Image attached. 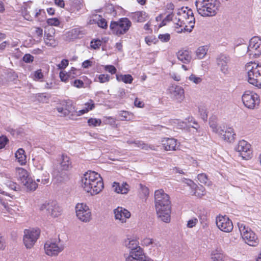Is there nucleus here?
Masks as SVG:
<instances>
[{
    "instance_id": "39",
    "label": "nucleus",
    "mask_w": 261,
    "mask_h": 261,
    "mask_svg": "<svg viewBox=\"0 0 261 261\" xmlns=\"http://www.w3.org/2000/svg\"><path fill=\"white\" fill-rule=\"evenodd\" d=\"M119 116L121 117V120L128 121L131 119L132 113L128 111H122L119 112Z\"/></svg>"
},
{
    "instance_id": "56",
    "label": "nucleus",
    "mask_w": 261,
    "mask_h": 261,
    "mask_svg": "<svg viewBox=\"0 0 261 261\" xmlns=\"http://www.w3.org/2000/svg\"><path fill=\"white\" fill-rule=\"evenodd\" d=\"M99 82L101 83H104L110 80V76L108 74H101L98 76Z\"/></svg>"
},
{
    "instance_id": "47",
    "label": "nucleus",
    "mask_w": 261,
    "mask_h": 261,
    "mask_svg": "<svg viewBox=\"0 0 261 261\" xmlns=\"http://www.w3.org/2000/svg\"><path fill=\"white\" fill-rule=\"evenodd\" d=\"M199 113L203 120L206 121L207 119V114L206 109L203 107H199Z\"/></svg>"
},
{
    "instance_id": "31",
    "label": "nucleus",
    "mask_w": 261,
    "mask_h": 261,
    "mask_svg": "<svg viewBox=\"0 0 261 261\" xmlns=\"http://www.w3.org/2000/svg\"><path fill=\"white\" fill-rule=\"evenodd\" d=\"M83 5L82 2L80 0H76L75 2H73L69 8V11L72 13H76L79 12L82 9Z\"/></svg>"
},
{
    "instance_id": "28",
    "label": "nucleus",
    "mask_w": 261,
    "mask_h": 261,
    "mask_svg": "<svg viewBox=\"0 0 261 261\" xmlns=\"http://www.w3.org/2000/svg\"><path fill=\"white\" fill-rule=\"evenodd\" d=\"M15 156L17 162L21 165H25L27 163V157L25 154L24 150L22 148H19L15 153Z\"/></svg>"
},
{
    "instance_id": "60",
    "label": "nucleus",
    "mask_w": 261,
    "mask_h": 261,
    "mask_svg": "<svg viewBox=\"0 0 261 261\" xmlns=\"http://www.w3.org/2000/svg\"><path fill=\"white\" fill-rule=\"evenodd\" d=\"M6 247V240L4 236L0 232V251L5 250Z\"/></svg>"
},
{
    "instance_id": "63",
    "label": "nucleus",
    "mask_w": 261,
    "mask_h": 261,
    "mask_svg": "<svg viewBox=\"0 0 261 261\" xmlns=\"http://www.w3.org/2000/svg\"><path fill=\"white\" fill-rule=\"evenodd\" d=\"M86 109L88 110V111L92 110L94 108V103L92 99H90L88 102L85 104Z\"/></svg>"
},
{
    "instance_id": "41",
    "label": "nucleus",
    "mask_w": 261,
    "mask_h": 261,
    "mask_svg": "<svg viewBox=\"0 0 261 261\" xmlns=\"http://www.w3.org/2000/svg\"><path fill=\"white\" fill-rule=\"evenodd\" d=\"M211 258L213 261H223V254L216 250L212 253Z\"/></svg>"
},
{
    "instance_id": "26",
    "label": "nucleus",
    "mask_w": 261,
    "mask_h": 261,
    "mask_svg": "<svg viewBox=\"0 0 261 261\" xmlns=\"http://www.w3.org/2000/svg\"><path fill=\"white\" fill-rule=\"evenodd\" d=\"M123 245L127 248L130 249V251H132L133 249L140 247L138 240L135 239L134 237H127L125 239L123 242Z\"/></svg>"
},
{
    "instance_id": "7",
    "label": "nucleus",
    "mask_w": 261,
    "mask_h": 261,
    "mask_svg": "<svg viewBox=\"0 0 261 261\" xmlns=\"http://www.w3.org/2000/svg\"><path fill=\"white\" fill-rule=\"evenodd\" d=\"M238 225L242 238L245 243L251 246H256L259 241L254 232L249 227H246L243 223H238Z\"/></svg>"
},
{
    "instance_id": "48",
    "label": "nucleus",
    "mask_w": 261,
    "mask_h": 261,
    "mask_svg": "<svg viewBox=\"0 0 261 261\" xmlns=\"http://www.w3.org/2000/svg\"><path fill=\"white\" fill-rule=\"evenodd\" d=\"M57 110L59 113L61 114V116H68L71 112L69 109L63 107H58Z\"/></svg>"
},
{
    "instance_id": "12",
    "label": "nucleus",
    "mask_w": 261,
    "mask_h": 261,
    "mask_svg": "<svg viewBox=\"0 0 261 261\" xmlns=\"http://www.w3.org/2000/svg\"><path fill=\"white\" fill-rule=\"evenodd\" d=\"M247 54L252 58H257L261 54V39L258 37H253L250 40Z\"/></svg>"
},
{
    "instance_id": "4",
    "label": "nucleus",
    "mask_w": 261,
    "mask_h": 261,
    "mask_svg": "<svg viewBox=\"0 0 261 261\" xmlns=\"http://www.w3.org/2000/svg\"><path fill=\"white\" fill-rule=\"evenodd\" d=\"M246 69L247 70L249 83L261 88V65L251 62L246 65Z\"/></svg>"
},
{
    "instance_id": "49",
    "label": "nucleus",
    "mask_w": 261,
    "mask_h": 261,
    "mask_svg": "<svg viewBox=\"0 0 261 261\" xmlns=\"http://www.w3.org/2000/svg\"><path fill=\"white\" fill-rule=\"evenodd\" d=\"M158 38L163 42H167L170 39V35L168 33L160 34L158 36Z\"/></svg>"
},
{
    "instance_id": "46",
    "label": "nucleus",
    "mask_w": 261,
    "mask_h": 261,
    "mask_svg": "<svg viewBox=\"0 0 261 261\" xmlns=\"http://www.w3.org/2000/svg\"><path fill=\"white\" fill-rule=\"evenodd\" d=\"M101 45V42L99 39L92 40L90 42V46L94 49H98Z\"/></svg>"
},
{
    "instance_id": "58",
    "label": "nucleus",
    "mask_w": 261,
    "mask_h": 261,
    "mask_svg": "<svg viewBox=\"0 0 261 261\" xmlns=\"http://www.w3.org/2000/svg\"><path fill=\"white\" fill-rule=\"evenodd\" d=\"M153 243V240L152 239H150L149 238H145L141 241V244L143 246H148Z\"/></svg>"
},
{
    "instance_id": "62",
    "label": "nucleus",
    "mask_w": 261,
    "mask_h": 261,
    "mask_svg": "<svg viewBox=\"0 0 261 261\" xmlns=\"http://www.w3.org/2000/svg\"><path fill=\"white\" fill-rule=\"evenodd\" d=\"M198 222V220L196 218H194L189 220L187 222V227L189 228H192L195 226Z\"/></svg>"
},
{
    "instance_id": "18",
    "label": "nucleus",
    "mask_w": 261,
    "mask_h": 261,
    "mask_svg": "<svg viewBox=\"0 0 261 261\" xmlns=\"http://www.w3.org/2000/svg\"><path fill=\"white\" fill-rule=\"evenodd\" d=\"M217 227L222 231L231 232L233 229V224L231 220L226 216H220L216 218Z\"/></svg>"
},
{
    "instance_id": "37",
    "label": "nucleus",
    "mask_w": 261,
    "mask_h": 261,
    "mask_svg": "<svg viewBox=\"0 0 261 261\" xmlns=\"http://www.w3.org/2000/svg\"><path fill=\"white\" fill-rule=\"evenodd\" d=\"M136 16L137 17V21L139 22H144L148 18V15L144 11L136 12Z\"/></svg>"
},
{
    "instance_id": "52",
    "label": "nucleus",
    "mask_w": 261,
    "mask_h": 261,
    "mask_svg": "<svg viewBox=\"0 0 261 261\" xmlns=\"http://www.w3.org/2000/svg\"><path fill=\"white\" fill-rule=\"evenodd\" d=\"M47 23L50 25L58 26L60 21L57 18H49L47 20Z\"/></svg>"
},
{
    "instance_id": "13",
    "label": "nucleus",
    "mask_w": 261,
    "mask_h": 261,
    "mask_svg": "<svg viewBox=\"0 0 261 261\" xmlns=\"http://www.w3.org/2000/svg\"><path fill=\"white\" fill-rule=\"evenodd\" d=\"M177 14L180 15L183 14V16L187 19V23L190 25V28H188L187 25H185L184 29L178 32L181 33L183 31L191 32L194 28L195 24V17L193 11L191 9H188V7L182 8L181 11L178 12Z\"/></svg>"
},
{
    "instance_id": "32",
    "label": "nucleus",
    "mask_w": 261,
    "mask_h": 261,
    "mask_svg": "<svg viewBox=\"0 0 261 261\" xmlns=\"http://www.w3.org/2000/svg\"><path fill=\"white\" fill-rule=\"evenodd\" d=\"M44 41L45 44L48 46L55 47L57 45L54 37L49 33L45 34Z\"/></svg>"
},
{
    "instance_id": "20",
    "label": "nucleus",
    "mask_w": 261,
    "mask_h": 261,
    "mask_svg": "<svg viewBox=\"0 0 261 261\" xmlns=\"http://www.w3.org/2000/svg\"><path fill=\"white\" fill-rule=\"evenodd\" d=\"M56 243L47 241L44 244V250L46 254L49 256L57 255L62 250Z\"/></svg>"
},
{
    "instance_id": "9",
    "label": "nucleus",
    "mask_w": 261,
    "mask_h": 261,
    "mask_svg": "<svg viewBox=\"0 0 261 261\" xmlns=\"http://www.w3.org/2000/svg\"><path fill=\"white\" fill-rule=\"evenodd\" d=\"M40 233L39 229H25L23 239L25 246L27 248H31L38 239Z\"/></svg>"
},
{
    "instance_id": "64",
    "label": "nucleus",
    "mask_w": 261,
    "mask_h": 261,
    "mask_svg": "<svg viewBox=\"0 0 261 261\" xmlns=\"http://www.w3.org/2000/svg\"><path fill=\"white\" fill-rule=\"evenodd\" d=\"M105 69L112 74H115L117 71L116 68L113 65H107L106 66Z\"/></svg>"
},
{
    "instance_id": "34",
    "label": "nucleus",
    "mask_w": 261,
    "mask_h": 261,
    "mask_svg": "<svg viewBox=\"0 0 261 261\" xmlns=\"http://www.w3.org/2000/svg\"><path fill=\"white\" fill-rule=\"evenodd\" d=\"M27 182H23L22 184L26 187L28 190L34 191L37 188L38 185L31 178L29 177L27 180Z\"/></svg>"
},
{
    "instance_id": "17",
    "label": "nucleus",
    "mask_w": 261,
    "mask_h": 261,
    "mask_svg": "<svg viewBox=\"0 0 261 261\" xmlns=\"http://www.w3.org/2000/svg\"><path fill=\"white\" fill-rule=\"evenodd\" d=\"M170 97L178 102H182L185 99L184 88L175 84L170 86L167 90Z\"/></svg>"
},
{
    "instance_id": "2",
    "label": "nucleus",
    "mask_w": 261,
    "mask_h": 261,
    "mask_svg": "<svg viewBox=\"0 0 261 261\" xmlns=\"http://www.w3.org/2000/svg\"><path fill=\"white\" fill-rule=\"evenodd\" d=\"M81 182L84 190L92 195L99 193L103 188L102 178L95 171L86 172L82 177Z\"/></svg>"
},
{
    "instance_id": "36",
    "label": "nucleus",
    "mask_w": 261,
    "mask_h": 261,
    "mask_svg": "<svg viewBox=\"0 0 261 261\" xmlns=\"http://www.w3.org/2000/svg\"><path fill=\"white\" fill-rule=\"evenodd\" d=\"M35 17L38 21L40 22L44 21L46 17V13L44 10L39 9L38 11H36L35 14Z\"/></svg>"
},
{
    "instance_id": "57",
    "label": "nucleus",
    "mask_w": 261,
    "mask_h": 261,
    "mask_svg": "<svg viewBox=\"0 0 261 261\" xmlns=\"http://www.w3.org/2000/svg\"><path fill=\"white\" fill-rule=\"evenodd\" d=\"M22 60L25 63H30L33 61L34 57L31 54H27L24 55Z\"/></svg>"
},
{
    "instance_id": "30",
    "label": "nucleus",
    "mask_w": 261,
    "mask_h": 261,
    "mask_svg": "<svg viewBox=\"0 0 261 261\" xmlns=\"http://www.w3.org/2000/svg\"><path fill=\"white\" fill-rule=\"evenodd\" d=\"M76 71V69L74 67H72L71 70L68 73L63 71H60L59 76L61 81L66 82L69 77L72 76L74 77V75H72V74H75V71Z\"/></svg>"
},
{
    "instance_id": "42",
    "label": "nucleus",
    "mask_w": 261,
    "mask_h": 261,
    "mask_svg": "<svg viewBox=\"0 0 261 261\" xmlns=\"http://www.w3.org/2000/svg\"><path fill=\"white\" fill-rule=\"evenodd\" d=\"M2 195H7L10 196V197H12L9 194H8L5 191H1L0 190V204H2V205H3L6 210H8L9 208L8 203L6 201V199H4Z\"/></svg>"
},
{
    "instance_id": "55",
    "label": "nucleus",
    "mask_w": 261,
    "mask_h": 261,
    "mask_svg": "<svg viewBox=\"0 0 261 261\" xmlns=\"http://www.w3.org/2000/svg\"><path fill=\"white\" fill-rule=\"evenodd\" d=\"M22 13L23 15L24 18L27 20L31 21L32 20V17L29 14V12L27 10V7H23V9H22Z\"/></svg>"
},
{
    "instance_id": "8",
    "label": "nucleus",
    "mask_w": 261,
    "mask_h": 261,
    "mask_svg": "<svg viewBox=\"0 0 261 261\" xmlns=\"http://www.w3.org/2000/svg\"><path fill=\"white\" fill-rule=\"evenodd\" d=\"M234 150L238 152V155L244 160H247L251 158L252 150L251 145L244 140L239 141L234 147Z\"/></svg>"
},
{
    "instance_id": "1",
    "label": "nucleus",
    "mask_w": 261,
    "mask_h": 261,
    "mask_svg": "<svg viewBox=\"0 0 261 261\" xmlns=\"http://www.w3.org/2000/svg\"><path fill=\"white\" fill-rule=\"evenodd\" d=\"M154 203L158 217L165 223L170 222L171 203L169 196L162 189L156 190L154 192Z\"/></svg>"
},
{
    "instance_id": "6",
    "label": "nucleus",
    "mask_w": 261,
    "mask_h": 261,
    "mask_svg": "<svg viewBox=\"0 0 261 261\" xmlns=\"http://www.w3.org/2000/svg\"><path fill=\"white\" fill-rule=\"evenodd\" d=\"M60 167L62 171L55 170L53 171V176L57 182H62L68 178V175L66 171L71 168L72 165L70 158L66 154H63L61 156Z\"/></svg>"
},
{
    "instance_id": "19",
    "label": "nucleus",
    "mask_w": 261,
    "mask_h": 261,
    "mask_svg": "<svg viewBox=\"0 0 261 261\" xmlns=\"http://www.w3.org/2000/svg\"><path fill=\"white\" fill-rule=\"evenodd\" d=\"M223 140L228 143H233L235 139L236 134L233 128L231 127H222V132L217 134Z\"/></svg>"
},
{
    "instance_id": "27",
    "label": "nucleus",
    "mask_w": 261,
    "mask_h": 261,
    "mask_svg": "<svg viewBox=\"0 0 261 261\" xmlns=\"http://www.w3.org/2000/svg\"><path fill=\"white\" fill-rule=\"evenodd\" d=\"M113 188L117 193L126 194L128 191L129 186L126 182L120 184L118 182H114Z\"/></svg>"
},
{
    "instance_id": "50",
    "label": "nucleus",
    "mask_w": 261,
    "mask_h": 261,
    "mask_svg": "<svg viewBox=\"0 0 261 261\" xmlns=\"http://www.w3.org/2000/svg\"><path fill=\"white\" fill-rule=\"evenodd\" d=\"M44 178H37L36 181L38 182H40L42 184L45 185L49 181V174L47 173L43 174Z\"/></svg>"
},
{
    "instance_id": "44",
    "label": "nucleus",
    "mask_w": 261,
    "mask_h": 261,
    "mask_svg": "<svg viewBox=\"0 0 261 261\" xmlns=\"http://www.w3.org/2000/svg\"><path fill=\"white\" fill-rule=\"evenodd\" d=\"M87 123L90 126L96 127L100 125L101 120L99 119L91 118L88 120Z\"/></svg>"
},
{
    "instance_id": "15",
    "label": "nucleus",
    "mask_w": 261,
    "mask_h": 261,
    "mask_svg": "<svg viewBox=\"0 0 261 261\" xmlns=\"http://www.w3.org/2000/svg\"><path fill=\"white\" fill-rule=\"evenodd\" d=\"M216 62L222 73L224 74H229L230 71L229 64L230 62V58L228 55L225 54L218 55L216 58Z\"/></svg>"
},
{
    "instance_id": "61",
    "label": "nucleus",
    "mask_w": 261,
    "mask_h": 261,
    "mask_svg": "<svg viewBox=\"0 0 261 261\" xmlns=\"http://www.w3.org/2000/svg\"><path fill=\"white\" fill-rule=\"evenodd\" d=\"M73 86L80 88L84 87V83L83 81L81 80H75L73 81V84H72Z\"/></svg>"
},
{
    "instance_id": "11",
    "label": "nucleus",
    "mask_w": 261,
    "mask_h": 261,
    "mask_svg": "<svg viewBox=\"0 0 261 261\" xmlns=\"http://www.w3.org/2000/svg\"><path fill=\"white\" fill-rule=\"evenodd\" d=\"M40 211L44 212L47 215L53 217H58L61 214L62 209L56 201L45 202L41 205Z\"/></svg>"
},
{
    "instance_id": "14",
    "label": "nucleus",
    "mask_w": 261,
    "mask_h": 261,
    "mask_svg": "<svg viewBox=\"0 0 261 261\" xmlns=\"http://www.w3.org/2000/svg\"><path fill=\"white\" fill-rule=\"evenodd\" d=\"M75 212L77 217L81 221L87 222L91 220V211L86 204L77 203L75 206Z\"/></svg>"
},
{
    "instance_id": "24",
    "label": "nucleus",
    "mask_w": 261,
    "mask_h": 261,
    "mask_svg": "<svg viewBox=\"0 0 261 261\" xmlns=\"http://www.w3.org/2000/svg\"><path fill=\"white\" fill-rule=\"evenodd\" d=\"M165 149L167 151L175 150L177 145V140L174 138H165L162 140Z\"/></svg>"
},
{
    "instance_id": "25",
    "label": "nucleus",
    "mask_w": 261,
    "mask_h": 261,
    "mask_svg": "<svg viewBox=\"0 0 261 261\" xmlns=\"http://www.w3.org/2000/svg\"><path fill=\"white\" fill-rule=\"evenodd\" d=\"M16 175L18 180L20 181L22 184L27 183V180L29 178L27 171L22 168H16Z\"/></svg>"
},
{
    "instance_id": "21",
    "label": "nucleus",
    "mask_w": 261,
    "mask_h": 261,
    "mask_svg": "<svg viewBox=\"0 0 261 261\" xmlns=\"http://www.w3.org/2000/svg\"><path fill=\"white\" fill-rule=\"evenodd\" d=\"M86 34V30L81 27H79L68 31L66 33V37L69 40H73L83 38Z\"/></svg>"
},
{
    "instance_id": "53",
    "label": "nucleus",
    "mask_w": 261,
    "mask_h": 261,
    "mask_svg": "<svg viewBox=\"0 0 261 261\" xmlns=\"http://www.w3.org/2000/svg\"><path fill=\"white\" fill-rule=\"evenodd\" d=\"M9 142V139L6 136H0V149L4 148Z\"/></svg>"
},
{
    "instance_id": "3",
    "label": "nucleus",
    "mask_w": 261,
    "mask_h": 261,
    "mask_svg": "<svg viewBox=\"0 0 261 261\" xmlns=\"http://www.w3.org/2000/svg\"><path fill=\"white\" fill-rule=\"evenodd\" d=\"M195 4L198 13L202 16H213L217 13L218 6L216 0H196Z\"/></svg>"
},
{
    "instance_id": "10",
    "label": "nucleus",
    "mask_w": 261,
    "mask_h": 261,
    "mask_svg": "<svg viewBox=\"0 0 261 261\" xmlns=\"http://www.w3.org/2000/svg\"><path fill=\"white\" fill-rule=\"evenodd\" d=\"M242 99L244 106L249 109H254L260 102L259 96L256 93L249 91L244 92Z\"/></svg>"
},
{
    "instance_id": "59",
    "label": "nucleus",
    "mask_w": 261,
    "mask_h": 261,
    "mask_svg": "<svg viewBox=\"0 0 261 261\" xmlns=\"http://www.w3.org/2000/svg\"><path fill=\"white\" fill-rule=\"evenodd\" d=\"M69 61L67 59H63L61 63L58 65L60 69H64L68 65Z\"/></svg>"
},
{
    "instance_id": "40",
    "label": "nucleus",
    "mask_w": 261,
    "mask_h": 261,
    "mask_svg": "<svg viewBox=\"0 0 261 261\" xmlns=\"http://www.w3.org/2000/svg\"><path fill=\"white\" fill-rule=\"evenodd\" d=\"M5 184L8 187L14 191H17L20 189L19 185L10 179H7Z\"/></svg>"
},
{
    "instance_id": "23",
    "label": "nucleus",
    "mask_w": 261,
    "mask_h": 261,
    "mask_svg": "<svg viewBox=\"0 0 261 261\" xmlns=\"http://www.w3.org/2000/svg\"><path fill=\"white\" fill-rule=\"evenodd\" d=\"M179 61L184 64L189 63L192 59L191 52L188 50L181 49L176 53Z\"/></svg>"
},
{
    "instance_id": "5",
    "label": "nucleus",
    "mask_w": 261,
    "mask_h": 261,
    "mask_svg": "<svg viewBox=\"0 0 261 261\" xmlns=\"http://www.w3.org/2000/svg\"><path fill=\"white\" fill-rule=\"evenodd\" d=\"M132 25V22L126 17L120 18L118 21H112L110 29L112 33L120 36L126 34Z\"/></svg>"
},
{
    "instance_id": "22",
    "label": "nucleus",
    "mask_w": 261,
    "mask_h": 261,
    "mask_svg": "<svg viewBox=\"0 0 261 261\" xmlns=\"http://www.w3.org/2000/svg\"><path fill=\"white\" fill-rule=\"evenodd\" d=\"M115 218L122 223L126 222V219L130 218V213L126 209L122 207H118L114 210Z\"/></svg>"
},
{
    "instance_id": "38",
    "label": "nucleus",
    "mask_w": 261,
    "mask_h": 261,
    "mask_svg": "<svg viewBox=\"0 0 261 261\" xmlns=\"http://www.w3.org/2000/svg\"><path fill=\"white\" fill-rule=\"evenodd\" d=\"M197 179L199 182L205 185H210V180L207 175L205 173H200L197 175Z\"/></svg>"
},
{
    "instance_id": "54",
    "label": "nucleus",
    "mask_w": 261,
    "mask_h": 261,
    "mask_svg": "<svg viewBox=\"0 0 261 261\" xmlns=\"http://www.w3.org/2000/svg\"><path fill=\"white\" fill-rule=\"evenodd\" d=\"M189 80L195 84H198L202 81V79L200 77L196 76V75L192 74L189 77Z\"/></svg>"
},
{
    "instance_id": "33",
    "label": "nucleus",
    "mask_w": 261,
    "mask_h": 261,
    "mask_svg": "<svg viewBox=\"0 0 261 261\" xmlns=\"http://www.w3.org/2000/svg\"><path fill=\"white\" fill-rule=\"evenodd\" d=\"M116 80L118 82H123L125 84H131L133 77L130 74H116Z\"/></svg>"
},
{
    "instance_id": "16",
    "label": "nucleus",
    "mask_w": 261,
    "mask_h": 261,
    "mask_svg": "<svg viewBox=\"0 0 261 261\" xmlns=\"http://www.w3.org/2000/svg\"><path fill=\"white\" fill-rule=\"evenodd\" d=\"M126 261H153L147 257L141 247H137L129 251V255L126 258Z\"/></svg>"
},
{
    "instance_id": "29",
    "label": "nucleus",
    "mask_w": 261,
    "mask_h": 261,
    "mask_svg": "<svg viewBox=\"0 0 261 261\" xmlns=\"http://www.w3.org/2000/svg\"><path fill=\"white\" fill-rule=\"evenodd\" d=\"M216 120L217 118L215 116L210 117L209 119V125L213 132L217 134L222 132V127L217 126Z\"/></svg>"
},
{
    "instance_id": "35",
    "label": "nucleus",
    "mask_w": 261,
    "mask_h": 261,
    "mask_svg": "<svg viewBox=\"0 0 261 261\" xmlns=\"http://www.w3.org/2000/svg\"><path fill=\"white\" fill-rule=\"evenodd\" d=\"M207 51V46H200L197 48V49L196 51V55L197 57L199 59H201L203 58L206 55Z\"/></svg>"
},
{
    "instance_id": "45",
    "label": "nucleus",
    "mask_w": 261,
    "mask_h": 261,
    "mask_svg": "<svg viewBox=\"0 0 261 261\" xmlns=\"http://www.w3.org/2000/svg\"><path fill=\"white\" fill-rule=\"evenodd\" d=\"M134 144L136 146L145 150H148L149 148L148 145L147 144L141 140H135Z\"/></svg>"
},
{
    "instance_id": "51",
    "label": "nucleus",
    "mask_w": 261,
    "mask_h": 261,
    "mask_svg": "<svg viewBox=\"0 0 261 261\" xmlns=\"http://www.w3.org/2000/svg\"><path fill=\"white\" fill-rule=\"evenodd\" d=\"M43 78V74L41 69L36 70L34 74V80L35 81H39Z\"/></svg>"
},
{
    "instance_id": "43",
    "label": "nucleus",
    "mask_w": 261,
    "mask_h": 261,
    "mask_svg": "<svg viewBox=\"0 0 261 261\" xmlns=\"http://www.w3.org/2000/svg\"><path fill=\"white\" fill-rule=\"evenodd\" d=\"M96 23L99 27L102 29H106L108 28L107 21L100 15L98 16V18L96 21Z\"/></svg>"
}]
</instances>
